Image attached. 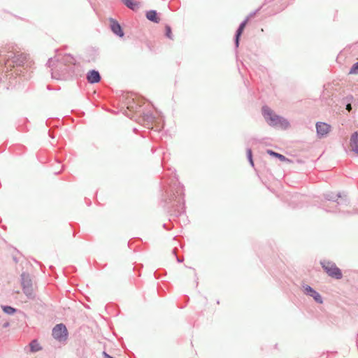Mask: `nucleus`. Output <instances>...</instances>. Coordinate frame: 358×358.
Segmentation results:
<instances>
[{
  "mask_svg": "<svg viewBox=\"0 0 358 358\" xmlns=\"http://www.w3.org/2000/svg\"><path fill=\"white\" fill-rule=\"evenodd\" d=\"M48 65L51 67V76L53 79L66 80L80 76L83 72L80 63L70 55H66L57 60L50 58Z\"/></svg>",
  "mask_w": 358,
  "mask_h": 358,
  "instance_id": "nucleus-1",
  "label": "nucleus"
},
{
  "mask_svg": "<svg viewBox=\"0 0 358 358\" xmlns=\"http://www.w3.org/2000/svg\"><path fill=\"white\" fill-rule=\"evenodd\" d=\"M262 115L266 122L271 127H280L283 129H287L289 126V123L286 119L275 114L273 111L266 106L262 108Z\"/></svg>",
  "mask_w": 358,
  "mask_h": 358,
  "instance_id": "nucleus-2",
  "label": "nucleus"
},
{
  "mask_svg": "<svg viewBox=\"0 0 358 358\" xmlns=\"http://www.w3.org/2000/svg\"><path fill=\"white\" fill-rule=\"evenodd\" d=\"M6 64L13 66H21L24 64L27 59V55L24 53L10 52L6 55Z\"/></svg>",
  "mask_w": 358,
  "mask_h": 358,
  "instance_id": "nucleus-3",
  "label": "nucleus"
},
{
  "mask_svg": "<svg viewBox=\"0 0 358 358\" xmlns=\"http://www.w3.org/2000/svg\"><path fill=\"white\" fill-rule=\"evenodd\" d=\"M320 264L329 276L337 280L342 278V272L341 269L336 266L335 263L324 260L322 261Z\"/></svg>",
  "mask_w": 358,
  "mask_h": 358,
  "instance_id": "nucleus-4",
  "label": "nucleus"
},
{
  "mask_svg": "<svg viewBox=\"0 0 358 358\" xmlns=\"http://www.w3.org/2000/svg\"><path fill=\"white\" fill-rule=\"evenodd\" d=\"M21 283L24 294L29 299L34 297L32 280L29 274L22 273L21 275Z\"/></svg>",
  "mask_w": 358,
  "mask_h": 358,
  "instance_id": "nucleus-5",
  "label": "nucleus"
},
{
  "mask_svg": "<svg viewBox=\"0 0 358 358\" xmlns=\"http://www.w3.org/2000/svg\"><path fill=\"white\" fill-rule=\"evenodd\" d=\"M176 196V204L174 206V211L177 215L182 214L185 211V201L183 198V188L182 187H178Z\"/></svg>",
  "mask_w": 358,
  "mask_h": 358,
  "instance_id": "nucleus-6",
  "label": "nucleus"
},
{
  "mask_svg": "<svg viewBox=\"0 0 358 358\" xmlns=\"http://www.w3.org/2000/svg\"><path fill=\"white\" fill-rule=\"evenodd\" d=\"M67 335V329L64 324H58L52 329V336L59 341L66 340Z\"/></svg>",
  "mask_w": 358,
  "mask_h": 358,
  "instance_id": "nucleus-7",
  "label": "nucleus"
},
{
  "mask_svg": "<svg viewBox=\"0 0 358 358\" xmlns=\"http://www.w3.org/2000/svg\"><path fill=\"white\" fill-rule=\"evenodd\" d=\"M324 198L328 201H333L337 202L338 205L347 204V196L344 194L338 193L336 194L331 192L324 195Z\"/></svg>",
  "mask_w": 358,
  "mask_h": 358,
  "instance_id": "nucleus-8",
  "label": "nucleus"
},
{
  "mask_svg": "<svg viewBox=\"0 0 358 358\" xmlns=\"http://www.w3.org/2000/svg\"><path fill=\"white\" fill-rule=\"evenodd\" d=\"M331 125L322 122L316 123V131L317 136L321 138L325 137L331 131Z\"/></svg>",
  "mask_w": 358,
  "mask_h": 358,
  "instance_id": "nucleus-9",
  "label": "nucleus"
},
{
  "mask_svg": "<svg viewBox=\"0 0 358 358\" xmlns=\"http://www.w3.org/2000/svg\"><path fill=\"white\" fill-rule=\"evenodd\" d=\"M303 292L306 295L312 296L316 302H317L319 303H322V302H323L322 298L321 295L317 291H315L313 288H312L310 286L307 285H303Z\"/></svg>",
  "mask_w": 358,
  "mask_h": 358,
  "instance_id": "nucleus-10",
  "label": "nucleus"
},
{
  "mask_svg": "<svg viewBox=\"0 0 358 358\" xmlns=\"http://www.w3.org/2000/svg\"><path fill=\"white\" fill-rule=\"evenodd\" d=\"M110 26L112 31L120 37L124 36V31L122 29L120 24L114 19L110 20Z\"/></svg>",
  "mask_w": 358,
  "mask_h": 358,
  "instance_id": "nucleus-11",
  "label": "nucleus"
},
{
  "mask_svg": "<svg viewBox=\"0 0 358 358\" xmlns=\"http://www.w3.org/2000/svg\"><path fill=\"white\" fill-rule=\"evenodd\" d=\"M87 80L89 83H97L101 80V76L98 71L91 70L87 74Z\"/></svg>",
  "mask_w": 358,
  "mask_h": 358,
  "instance_id": "nucleus-12",
  "label": "nucleus"
},
{
  "mask_svg": "<svg viewBox=\"0 0 358 358\" xmlns=\"http://www.w3.org/2000/svg\"><path fill=\"white\" fill-rule=\"evenodd\" d=\"M248 20H249V17H247L244 21H243L240 24L238 29L236 30V34H235V38H234V43H235V45H236V48H238V45H239L240 37H241V34H242V33H243V30L245 29V25H246V24H247Z\"/></svg>",
  "mask_w": 358,
  "mask_h": 358,
  "instance_id": "nucleus-13",
  "label": "nucleus"
},
{
  "mask_svg": "<svg viewBox=\"0 0 358 358\" xmlns=\"http://www.w3.org/2000/svg\"><path fill=\"white\" fill-rule=\"evenodd\" d=\"M350 146L352 150L358 154V132L352 134L350 138Z\"/></svg>",
  "mask_w": 358,
  "mask_h": 358,
  "instance_id": "nucleus-14",
  "label": "nucleus"
},
{
  "mask_svg": "<svg viewBox=\"0 0 358 358\" xmlns=\"http://www.w3.org/2000/svg\"><path fill=\"white\" fill-rule=\"evenodd\" d=\"M146 17L151 22L159 23L160 21V18L158 17L157 13L155 10H150L147 11Z\"/></svg>",
  "mask_w": 358,
  "mask_h": 358,
  "instance_id": "nucleus-15",
  "label": "nucleus"
},
{
  "mask_svg": "<svg viewBox=\"0 0 358 358\" xmlns=\"http://www.w3.org/2000/svg\"><path fill=\"white\" fill-rule=\"evenodd\" d=\"M122 3L129 8L135 10L138 8V5L133 0H121Z\"/></svg>",
  "mask_w": 358,
  "mask_h": 358,
  "instance_id": "nucleus-16",
  "label": "nucleus"
},
{
  "mask_svg": "<svg viewBox=\"0 0 358 358\" xmlns=\"http://www.w3.org/2000/svg\"><path fill=\"white\" fill-rule=\"evenodd\" d=\"M266 152L268 155L278 158L281 162H285L287 160V158L284 155L279 154L278 152H275L271 150H267Z\"/></svg>",
  "mask_w": 358,
  "mask_h": 358,
  "instance_id": "nucleus-17",
  "label": "nucleus"
},
{
  "mask_svg": "<svg viewBox=\"0 0 358 358\" xmlns=\"http://www.w3.org/2000/svg\"><path fill=\"white\" fill-rule=\"evenodd\" d=\"M2 309L5 313L8 315H13L17 311L15 308L9 306H3Z\"/></svg>",
  "mask_w": 358,
  "mask_h": 358,
  "instance_id": "nucleus-18",
  "label": "nucleus"
},
{
  "mask_svg": "<svg viewBox=\"0 0 358 358\" xmlns=\"http://www.w3.org/2000/svg\"><path fill=\"white\" fill-rule=\"evenodd\" d=\"M165 36L169 39H173L171 27L169 25L165 26Z\"/></svg>",
  "mask_w": 358,
  "mask_h": 358,
  "instance_id": "nucleus-19",
  "label": "nucleus"
},
{
  "mask_svg": "<svg viewBox=\"0 0 358 358\" xmlns=\"http://www.w3.org/2000/svg\"><path fill=\"white\" fill-rule=\"evenodd\" d=\"M247 157L250 162V164L253 166L254 162L252 160V150L250 148L247 149Z\"/></svg>",
  "mask_w": 358,
  "mask_h": 358,
  "instance_id": "nucleus-20",
  "label": "nucleus"
},
{
  "mask_svg": "<svg viewBox=\"0 0 358 358\" xmlns=\"http://www.w3.org/2000/svg\"><path fill=\"white\" fill-rule=\"evenodd\" d=\"M350 73L357 74L358 73V62L355 63L350 70Z\"/></svg>",
  "mask_w": 358,
  "mask_h": 358,
  "instance_id": "nucleus-21",
  "label": "nucleus"
},
{
  "mask_svg": "<svg viewBox=\"0 0 358 358\" xmlns=\"http://www.w3.org/2000/svg\"><path fill=\"white\" fill-rule=\"evenodd\" d=\"M30 346H31V351L33 352H36V351H38L40 348L38 347V343H36V341H31V343H30Z\"/></svg>",
  "mask_w": 358,
  "mask_h": 358,
  "instance_id": "nucleus-22",
  "label": "nucleus"
},
{
  "mask_svg": "<svg viewBox=\"0 0 358 358\" xmlns=\"http://www.w3.org/2000/svg\"><path fill=\"white\" fill-rule=\"evenodd\" d=\"M346 110L348 111V112H350L351 110H352V106L350 103H348L347 105H346Z\"/></svg>",
  "mask_w": 358,
  "mask_h": 358,
  "instance_id": "nucleus-23",
  "label": "nucleus"
},
{
  "mask_svg": "<svg viewBox=\"0 0 358 358\" xmlns=\"http://www.w3.org/2000/svg\"><path fill=\"white\" fill-rule=\"evenodd\" d=\"M347 99H348V101H351V100H352V99H353V96H348V97H347Z\"/></svg>",
  "mask_w": 358,
  "mask_h": 358,
  "instance_id": "nucleus-24",
  "label": "nucleus"
},
{
  "mask_svg": "<svg viewBox=\"0 0 358 358\" xmlns=\"http://www.w3.org/2000/svg\"><path fill=\"white\" fill-rule=\"evenodd\" d=\"M177 261H178V262H181L182 260H181V259H179L178 257H177Z\"/></svg>",
  "mask_w": 358,
  "mask_h": 358,
  "instance_id": "nucleus-25",
  "label": "nucleus"
},
{
  "mask_svg": "<svg viewBox=\"0 0 358 358\" xmlns=\"http://www.w3.org/2000/svg\"><path fill=\"white\" fill-rule=\"evenodd\" d=\"M8 325V324L6 323V324H4V327H7Z\"/></svg>",
  "mask_w": 358,
  "mask_h": 358,
  "instance_id": "nucleus-26",
  "label": "nucleus"
},
{
  "mask_svg": "<svg viewBox=\"0 0 358 358\" xmlns=\"http://www.w3.org/2000/svg\"><path fill=\"white\" fill-rule=\"evenodd\" d=\"M176 249L173 250V253H175V252H176Z\"/></svg>",
  "mask_w": 358,
  "mask_h": 358,
  "instance_id": "nucleus-27",
  "label": "nucleus"
},
{
  "mask_svg": "<svg viewBox=\"0 0 358 358\" xmlns=\"http://www.w3.org/2000/svg\"><path fill=\"white\" fill-rule=\"evenodd\" d=\"M357 336H358V334H357Z\"/></svg>",
  "mask_w": 358,
  "mask_h": 358,
  "instance_id": "nucleus-28",
  "label": "nucleus"
}]
</instances>
